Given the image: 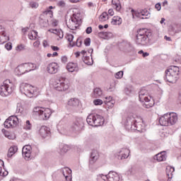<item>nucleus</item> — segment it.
<instances>
[{"mask_svg": "<svg viewBox=\"0 0 181 181\" xmlns=\"http://www.w3.org/2000/svg\"><path fill=\"white\" fill-rule=\"evenodd\" d=\"M72 12V16L69 22H66V25L71 30H76L81 25V13L78 8H74Z\"/></svg>", "mask_w": 181, "mask_h": 181, "instance_id": "f257e3e1", "label": "nucleus"}, {"mask_svg": "<svg viewBox=\"0 0 181 181\" xmlns=\"http://www.w3.org/2000/svg\"><path fill=\"white\" fill-rule=\"evenodd\" d=\"M139 98L141 103H143V107L144 108H152L153 107V100L149 95H148V90L142 89L139 93Z\"/></svg>", "mask_w": 181, "mask_h": 181, "instance_id": "f03ea898", "label": "nucleus"}, {"mask_svg": "<svg viewBox=\"0 0 181 181\" xmlns=\"http://www.w3.org/2000/svg\"><path fill=\"white\" fill-rule=\"evenodd\" d=\"M179 78V67L172 66L165 71V80L172 84L176 83Z\"/></svg>", "mask_w": 181, "mask_h": 181, "instance_id": "7ed1b4c3", "label": "nucleus"}, {"mask_svg": "<svg viewBox=\"0 0 181 181\" xmlns=\"http://www.w3.org/2000/svg\"><path fill=\"white\" fill-rule=\"evenodd\" d=\"M13 90H15L13 83L9 79H6L0 86V95L1 97H6L9 94H12Z\"/></svg>", "mask_w": 181, "mask_h": 181, "instance_id": "20e7f679", "label": "nucleus"}, {"mask_svg": "<svg viewBox=\"0 0 181 181\" xmlns=\"http://www.w3.org/2000/svg\"><path fill=\"white\" fill-rule=\"evenodd\" d=\"M86 122L90 127H101L104 125V117L100 115L91 114L87 117Z\"/></svg>", "mask_w": 181, "mask_h": 181, "instance_id": "39448f33", "label": "nucleus"}, {"mask_svg": "<svg viewBox=\"0 0 181 181\" xmlns=\"http://www.w3.org/2000/svg\"><path fill=\"white\" fill-rule=\"evenodd\" d=\"M33 112H34L35 115H37L40 119H42L45 121L50 118V115H52V110L49 108H42L41 107H35L33 110Z\"/></svg>", "mask_w": 181, "mask_h": 181, "instance_id": "423d86ee", "label": "nucleus"}, {"mask_svg": "<svg viewBox=\"0 0 181 181\" xmlns=\"http://www.w3.org/2000/svg\"><path fill=\"white\" fill-rule=\"evenodd\" d=\"M20 91L22 94H25L29 98H32V97H35L37 95V90L36 88L32 86L28 83H23L20 85Z\"/></svg>", "mask_w": 181, "mask_h": 181, "instance_id": "0eeeda50", "label": "nucleus"}, {"mask_svg": "<svg viewBox=\"0 0 181 181\" xmlns=\"http://www.w3.org/2000/svg\"><path fill=\"white\" fill-rule=\"evenodd\" d=\"M149 42L148 34H146V29H140L137 31L136 43L141 46H146Z\"/></svg>", "mask_w": 181, "mask_h": 181, "instance_id": "6e6552de", "label": "nucleus"}, {"mask_svg": "<svg viewBox=\"0 0 181 181\" xmlns=\"http://www.w3.org/2000/svg\"><path fill=\"white\" fill-rule=\"evenodd\" d=\"M54 88L57 91H67L70 88V84L69 81L66 78H62L59 80L55 81L54 84Z\"/></svg>", "mask_w": 181, "mask_h": 181, "instance_id": "1a4fd4ad", "label": "nucleus"}, {"mask_svg": "<svg viewBox=\"0 0 181 181\" xmlns=\"http://www.w3.org/2000/svg\"><path fill=\"white\" fill-rule=\"evenodd\" d=\"M19 124V119L16 116H10L4 122L5 128H15Z\"/></svg>", "mask_w": 181, "mask_h": 181, "instance_id": "9d476101", "label": "nucleus"}, {"mask_svg": "<svg viewBox=\"0 0 181 181\" xmlns=\"http://www.w3.org/2000/svg\"><path fill=\"white\" fill-rule=\"evenodd\" d=\"M99 177L105 181H119V175L115 172H110L107 175L99 174Z\"/></svg>", "mask_w": 181, "mask_h": 181, "instance_id": "9b49d317", "label": "nucleus"}, {"mask_svg": "<svg viewBox=\"0 0 181 181\" xmlns=\"http://www.w3.org/2000/svg\"><path fill=\"white\" fill-rule=\"evenodd\" d=\"M22 152H23V156H24V158L25 159V160H30V159H31L32 146H30V145H26L23 146Z\"/></svg>", "mask_w": 181, "mask_h": 181, "instance_id": "f8f14e48", "label": "nucleus"}, {"mask_svg": "<svg viewBox=\"0 0 181 181\" xmlns=\"http://www.w3.org/2000/svg\"><path fill=\"white\" fill-rule=\"evenodd\" d=\"M144 121L142 120L141 118H137V119H133L131 122V128H133V129H136V131H141L142 129L143 126L142 123Z\"/></svg>", "mask_w": 181, "mask_h": 181, "instance_id": "ddd939ff", "label": "nucleus"}, {"mask_svg": "<svg viewBox=\"0 0 181 181\" xmlns=\"http://www.w3.org/2000/svg\"><path fill=\"white\" fill-rule=\"evenodd\" d=\"M59 64H57V62H52L49 64L48 66H47V72L49 74H56V73L59 71Z\"/></svg>", "mask_w": 181, "mask_h": 181, "instance_id": "4468645a", "label": "nucleus"}, {"mask_svg": "<svg viewBox=\"0 0 181 181\" xmlns=\"http://www.w3.org/2000/svg\"><path fill=\"white\" fill-rule=\"evenodd\" d=\"M135 16L139 18L144 16L141 17V19H149V18H151V13L147 9H143L135 13Z\"/></svg>", "mask_w": 181, "mask_h": 181, "instance_id": "2eb2a0df", "label": "nucleus"}, {"mask_svg": "<svg viewBox=\"0 0 181 181\" xmlns=\"http://www.w3.org/2000/svg\"><path fill=\"white\" fill-rule=\"evenodd\" d=\"M39 135H40L41 138H47L50 135V129L47 127L42 126L39 129Z\"/></svg>", "mask_w": 181, "mask_h": 181, "instance_id": "dca6fc26", "label": "nucleus"}, {"mask_svg": "<svg viewBox=\"0 0 181 181\" xmlns=\"http://www.w3.org/2000/svg\"><path fill=\"white\" fill-rule=\"evenodd\" d=\"M66 70L70 73H77L78 71V64L74 62H69L66 65Z\"/></svg>", "mask_w": 181, "mask_h": 181, "instance_id": "f3484780", "label": "nucleus"}, {"mask_svg": "<svg viewBox=\"0 0 181 181\" xmlns=\"http://www.w3.org/2000/svg\"><path fill=\"white\" fill-rule=\"evenodd\" d=\"M160 125L162 127H169V117L168 116V113L161 116L159 119Z\"/></svg>", "mask_w": 181, "mask_h": 181, "instance_id": "a211bd4d", "label": "nucleus"}, {"mask_svg": "<svg viewBox=\"0 0 181 181\" xmlns=\"http://www.w3.org/2000/svg\"><path fill=\"white\" fill-rule=\"evenodd\" d=\"M169 125H175L177 122V115L176 113H168Z\"/></svg>", "mask_w": 181, "mask_h": 181, "instance_id": "6ab92c4d", "label": "nucleus"}, {"mask_svg": "<svg viewBox=\"0 0 181 181\" xmlns=\"http://www.w3.org/2000/svg\"><path fill=\"white\" fill-rule=\"evenodd\" d=\"M62 173L65 177L66 181H71V170L70 168H64Z\"/></svg>", "mask_w": 181, "mask_h": 181, "instance_id": "aec40b11", "label": "nucleus"}, {"mask_svg": "<svg viewBox=\"0 0 181 181\" xmlns=\"http://www.w3.org/2000/svg\"><path fill=\"white\" fill-rule=\"evenodd\" d=\"M129 149L128 148H122V150L119 152V153H122L121 156H118V159H127L128 156H129Z\"/></svg>", "mask_w": 181, "mask_h": 181, "instance_id": "412c9836", "label": "nucleus"}, {"mask_svg": "<svg viewBox=\"0 0 181 181\" xmlns=\"http://www.w3.org/2000/svg\"><path fill=\"white\" fill-rule=\"evenodd\" d=\"M70 150V147L66 144H61L59 146V150L58 152H59V153L61 155H63L66 153H67V151H69Z\"/></svg>", "mask_w": 181, "mask_h": 181, "instance_id": "4be33fe9", "label": "nucleus"}, {"mask_svg": "<svg viewBox=\"0 0 181 181\" xmlns=\"http://www.w3.org/2000/svg\"><path fill=\"white\" fill-rule=\"evenodd\" d=\"M83 127H84V124H83L82 121H76L72 125L74 131H81L83 129Z\"/></svg>", "mask_w": 181, "mask_h": 181, "instance_id": "5701e85b", "label": "nucleus"}, {"mask_svg": "<svg viewBox=\"0 0 181 181\" xmlns=\"http://www.w3.org/2000/svg\"><path fill=\"white\" fill-rule=\"evenodd\" d=\"M79 104H80V100H78V99L77 98H71L68 101V105H69V107H72L73 108H76L78 107Z\"/></svg>", "mask_w": 181, "mask_h": 181, "instance_id": "b1692460", "label": "nucleus"}, {"mask_svg": "<svg viewBox=\"0 0 181 181\" xmlns=\"http://www.w3.org/2000/svg\"><path fill=\"white\" fill-rule=\"evenodd\" d=\"M166 152L165 151H162L155 156V159H156L158 162H163V160H166Z\"/></svg>", "mask_w": 181, "mask_h": 181, "instance_id": "393cba45", "label": "nucleus"}, {"mask_svg": "<svg viewBox=\"0 0 181 181\" xmlns=\"http://www.w3.org/2000/svg\"><path fill=\"white\" fill-rule=\"evenodd\" d=\"M16 73H17V74L18 76H22V74H25V73L26 72V69L25 67V64H23L21 65H19L16 69Z\"/></svg>", "mask_w": 181, "mask_h": 181, "instance_id": "a878e982", "label": "nucleus"}, {"mask_svg": "<svg viewBox=\"0 0 181 181\" xmlns=\"http://www.w3.org/2000/svg\"><path fill=\"white\" fill-rule=\"evenodd\" d=\"M175 172V168L168 165L166 168V175H167V177H168V179H172V177H173V173Z\"/></svg>", "mask_w": 181, "mask_h": 181, "instance_id": "bb28decb", "label": "nucleus"}, {"mask_svg": "<svg viewBox=\"0 0 181 181\" xmlns=\"http://www.w3.org/2000/svg\"><path fill=\"white\" fill-rule=\"evenodd\" d=\"M24 66L25 67V71L29 73V71H32L33 70H36V64L32 63H25L24 64Z\"/></svg>", "mask_w": 181, "mask_h": 181, "instance_id": "cd10ccee", "label": "nucleus"}, {"mask_svg": "<svg viewBox=\"0 0 181 181\" xmlns=\"http://www.w3.org/2000/svg\"><path fill=\"white\" fill-rule=\"evenodd\" d=\"M48 32H50L51 33H54V35H57L59 39H63V37L64 36V34L63 33L62 30L51 28L48 30Z\"/></svg>", "mask_w": 181, "mask_h": 181, "instance_id": "c85d7f7f", "label": "nucleus"}, {"mask_svg": "<svg viewBox=\"0 0 181 181\" xmlns=\"http://www.w3.org/2000/svg\"><path fill=\"white\" fill-rule=\"evenodd\" d=\"M99 155L98 152L94 151L92 152L90 155V163H95L97 162V160L98 159Z\"/></svg>", "mask_w": 181, "mask_h": 181, "instance_id": "c756f323", "label": "nucleus"}, {"mask_svg": "<svg viewBox=\"0 0 181 181\" xmlns=\"http://www.w3.org/2000/svg\"><path fill=\"white\" fill-rule=\"evenodd\" d=\"M16 152H18V147H16L15 146L10 147V148L8 149V154H7L8 158H12V156H13V155H15V153H16Z\"/></svg>", "mask_w": 181, "mask_h": 181, "instance_id": "7c9ffc66", "label": "nucleus"}, {"mask_svg": "<svg viewBox=\"0 0 181 181\" xmlns=\"http://www.w3.org/2000/svg\"><path fill=\"white\" fill-rule=\"evenodd\" d=\"M66 39L69 42V45L71 46V47H74L76 46V42H73V39H74V35L71 34H66Z\"/></svg>", "mask_w": 181, "mask_h": 181, "instance_id": "2f4dec72", "label": "nucleus"}, {"mask_svg": "<svg viewBox=\"0 0 181 181\" xmlns=\"http://www.w3.org/2000/svg\"><path fill=\"white\" fill-rule=\"evenodd\" d=\"M112 25H121L122 23V18L119 16H114L111 21Z\"/></svg>", "mask_w": 181, "mask_h": 181, "instance_id": "473e14b6", "label": "nucleus"}, {"mask_svg": "<svg viewBox=\"0 0 181 181\" xmlns=\"http://www.w3.org/2000/svg\"><path fill=\"white\" fill-rule=\"evenodd\" d=\"M100 95H103V90L100 88H95L93 90V98H99Z\"/></svg>", "mask_w": 181, "mask_h": 181, "instance_id": "72a5a7b5", "label": "nucleus"}, {"mask_svg": "<svg viewBox=\"0 0 181 181\" xmlns=\"http://www.w3.org/2000/svg\"><path fill=\"white\" fill-rule=\"evenodd\" d=\"M112 4L113 5V8H115L116 11H121V2H119V0H112Z\"/></svg>", "mask_w": 181, "mask_h": 181, "instance_id": "f704fd0d", "label": "nucleus"}, {"mask_svg": "<svg viewBox=\"0 0 181 181\" xmlns=\"http://www.w3.org/2000/svg\"><path fill=\"white\" fill-rule=\"evenodd\" d=\"M37 37V33L35 30H32L28 33V39L30 40H36Z\"/></svg>", "mask_w": 181, "mask_h": 181, "instance_id": "c9c22d12", "label": "nucleus"}, {"mask_svg": "<svg viewBox=\"0 0 181 181\" xmlns=\"http://www.w3.org/2000/svg\"><path fill=\"white\" fill-rule=\"evenodd\" d=\"M105 100H105V104L109 105V107H114V101L112 100V97L111 96L106 97Z\"/></svg>", "mask_w": 181, "mask_h": 181, "instance_id": "e433bc0d", "label": "nucleus"}, {"mask_svg": "<svg viewBox=\"0 0 181 181\" xmlns=\"http://www.w3.org/2000/svg\"><path fill=\"white\" fill-rule=\"evenodd\" d=\"M100 22H105L108 20V13L107 12H103L99 17Z\"/></svg>", "mask_w": 181, "mask_h": 181, "instance_id": "4c0bfd02", "label": "nucleus"}, {"mask_svg": "<svg viewBox=\"0 0 181 181\" xmlns=\"http://www.w3.org/2000/svg\"><path fill=\"white\" fill-rule=\"evenodd\" d=\"M83 62L88 66H91V64H93V59L90 58V57H85L83 58Z\"/></svg>", "mask_w": 181, "mask_h": 181, "instance_id": "58836bf2", "label": "nucleus"}, {"mask_svg": "<svg viewBox=\"0 0 181 181\" xmlns=\"http://www.w3.org/2000/svg\"><path fill=\"white\" fill-rule=\"evenodd\" d=\"M4 161L2 160H0V176H6L8 175V173L5 174V172H4Z\"/></svg>", "mask_w": 181, "mask_h": 181, "instance_id": "ea45409f", "label": "nucleus"}, {"mask_svg": "<svg viewBox=\"0 0 181 181\" xmlns=\"http://www.w3.org/2000/svg\"><path fill=\"white\" fill-rule=\"evenodd\" d=\"M24 129H26L27 131H30V129H32V124H30V121L27 120L25 122Z\"/></svg>", "mask_w": 181, "mask_h": 181, "instance_id": "a19ab883", "label": "nucleus"}, {"mask_svg": "<svg viewBox=\"0 0 181 181\" xmlns=\"http://www.w3.org/2000/svg\"><path fill=\"white\" fill-rule=\"evenodd\" d=\"M123 76H124V71H119L115 74V78L119 79V78H122Z\"/></svg>", "mask_w": 181, "mask_h": 181, "instance_id": "79ce46f5", "label": "nucleus"}, {"mask_svg": "<svg viewBox=\"0 0 181 181\" xmlns=\"http://www.w3.org/2000/svg\"><path fill=\"white\" fill-rule=\"evenodd\" d=\"M94 105H103V100L95 99L93 100Z\"/></svg>", "mask_w": 181, "mask_h": 181, "instance_id": "37998d69", "label": "nucleus"}, {"mask_svg": "<svg viewBox=\"0 0 181 181\" xmlns=\"http://www.w3.org/2000/svg\"><path fill=\"white\" fill-rule=\"evenodd\" d=\"M112 37V33L105 32V39L108 40L111 39Z\"/></svg>", "mask_w": 181, "mask_h": 181, "instance_id": "c03bdc74", "label": "nucleus"}, {"mask_svg": "<svg viewBox=\"0 0 181 181\" xmlns=\"http://www.w3.org/2000/svg\"><path fill=\"white\" fill-rule=\"evenodd\" d=\"M16 52H22V50H25V45H23L22 44L20 45H18L16 47Z\"/></svg>", "mask_w": 181, "mask_h": 181, "instance_id": "a18cd8bd", "label": "nucleus"}, {"mask_svg": "<svg viewBox=\"0 0 181 181\" xmlns=\"http://www.w3.org/2000/svg\"><path fill=\"white\" fill-rule=\"evenodd\" d=\"M82 44L83 40H81V38H77L76 42H75V46H77V47H80Z\"/></svg>", "mask_w": 181, "mask_h": 181, "instance_id": "49530a36", "label": "nucleus"}, {"mask_svg": "<svg viewBox=\"0 0 181 181\" xmlns=\"http://www.w3.org/2000/svg\"><path fill=\"white\" fill-rule=\"evenodd\" d=\"M57 6H59L60 8H64V6H66V2H64V1H59L57 3Z\"/></svg>", "mask_w": 181, "mask_h": 181, "instance_id": "de8ad7c7", "label": "nucleus"}, {"mask_svg": "<svg viewBox=\"0 0 181 181\" xmlns=\"http://www.w3.org/2000/svg\"><path fill=\"white\" fill-rule=\"evenodd\" d=\"M17 111H18V112H20L21 114H22V112H23V107H22V105L21 104H18L17 105Z\"/></svg>", "mask_w": 181, "mask_h": 181, "instance_id": "09e8293b", "label": "nucleus"}, {"mask_svg": "<svg viewBox=\"0 0 181 181\" xmlns=\"http://www.w3.org/2000/svg\"><path fill=\"white\" fill-rule=\"evenodd\" d=\"M30 6H31L33 8L36 9V8L39 7V4L36 2H31L30 3Z\"/></svg>", "mask_w": 181, "mask_h": 181, "instance_id": "8fccbe9b", "label": "nucleus"}, {"mask_svg": "<svg viewBox=\"0 0 181 181\" xmlns=\"http://www.w3.org/2000/svg\"><path fill=\"white\" fill-rule=\"evenodd\" d=\"M139 54H142L143 57H148L149 56V53L144 52V50L139 51Z\"/></svg>", "mask_w": 181, "mask_h": 181, "instance_id": "3c124183", "label": "nucleus"}, {"mask_svg": "<svg viewBox=\"0 0 181 181\" xmlns=\"http://www.w3.org/2000/svg\"><path fill=\"white\" fill-rule=\"evenodd\" d=\"M90 43H91V39L90 38L88 37V38L85 39V40H84V45H85L90 46Z\"/></svg>", "mask_w": 181, "mask_h": 181, "instance_id": "603ef678", "label": "nucleus"}, {"mask_svg": "<svg viewBox=\"0 0 181 181\" xmlns=\"http://www.w3.org/2000/svg\"><path fill=\"white\" fill-rule=\"evenodd\" d=\"M62 63L66 64L68 62L67 57L63 56L61 57Z\"/></svg>", "mask_w": 181, "mask_h": 181, "instance_id": "864d4df0", "label": "nucleus"}, {"mask_svg": "<svg viewBox=\"0 0 181 181\" xmlns=\"http://www.w3.org/2000/svg\"><path fill=\"white\" fill-rule=\"evenodd\" d=\"M98 37L101 39H105V32H100L98 33Z\"/></svg>", "mask_w": 181, "mask_h": 181, "instance_id": "5fc2aeb1", "label": "nucleus"}, {"mask_svg": "<svg viewBox=\"0 0 181 181\" xmlns=\"http://www.w3.org/2000/svg\"><path fill=\"white\" fill-rule=\"evenodd\" d=\"M4 135L6 136V138H8V139H12V135H11V134L8 132H6L4 133Z\"/></svg>", "mask_w": 181, "mask_h": 181, "instance_id": "6e6d98bb", "label": "nucleus"}, {"mask_svg": "<svg viewBox=\"0 0 181 181\" xmlns=\"http://www.w3.org/2000/svg\"><path fill=\"white\" fill-rule=\"evenodd\" d=\"M44 13H45V15H47V14L49 13V15H51V16H50V18H52V16H53V11H52V10H47V11H45L44 12Z\"/></svg>", "mask_w": 181, "mask_h": 181, "instance_id": "4d7b16f0", "label": "nucleus"}, {"mask_svg": "<svg viewBox=\"0 0 181 181\" xmlns=\"http://www.w3.org/2000/svg\"><path fill=\"white\" fill-rule=\"evenodd\" d=\"M5 47L7 50H11L12 49V45L11 43H7L5 45Z\"/></svg>", "mask_w": 181, "mask_h": 181, "instance_id": "13d9d810", "label": "nucleus"}, {"mask_svg": "<svg viewBox=\"0 0 181 181\" xmlns=\"http://www.w3.org/2000/svg\"><path fill=\"white\" fill-rule=\"evenodd\" d=\"M33 46L36 48L39 47L40 46V41L37 40L33 43Z\"/></svg>", "mask_w": 181, "mask_h": 181, "instance_id": "bf43d9fd", "label": "nucleus"}, {"mask_svg": "<svg viewBox=\"0 0 181 181\" xmlns=\"http://www.w3.org/2000/svg\"><path fill=\"white\" fill-rule=\"evenodd\" d=\"M86 33L88 35H90V33H91V32H93V28L91 27H88L86 28Z\"/></svg>", "mask_w": 181, "mask_h": 181, "instance_id": "052dcab7", "label": "nucleus"}, {"mask_svg": "<svg viewBox=\"0 0 181 181\" xmlns=\"http://www.w3.org/2000/svg\"><path fill=\"white\" fill-rule=\"evenodd\" d=\"M155 8H156V9H157V11H160V9H162V6H160V4L159 3H158L155 5Z\"/></svg>", "mask_w": 181, "mask_h": 181, "instance_id": "680f3d73", "label": "nucleus"}, {"mask_svg": "<svg viewBox=\"0 0 181 181\" xmlns=\"http://www.w3.org/2000/svg\"><path fill=\"white\" fill-rule=\"evenodd\" d=\"M108 13L110 15V16H114V10L112 8H110L108 10Z\"/></svg>", "mask_w": 181, "mask_h": 181, "instance_id": "e2e57ef3", "label": "nucleus"}, {"mask_svg": "<svg viewBox=\"0 0 181 181\" xmlns=\"http://www.w3.org/2000/svg\"><path fill=\"white\" fill-rule=\"evenodd\" d=\"M42 45L44 46V47H47V46H49V43L47 42V40H44L42 42Z\"/></svg>", "mask_w": 181, "mask_h": 181, "instance_id": "0e129e2a", "label": "nucleus"}, {"mask_svg": "<svg viewBox=\"0 0 181 181\" xmlns=\"http://www.w3.org/2000/svg\"><path fill=\"white\" fill-rule=\"evenodd\" d=\"M131 89L128 88H126L124 89V92L126 93V94H127V95H129V94L131 93Z\"/></svg>", "mask_w": 181, "mask_h": 181, "instance_id": "69168bd1", "label": "nucleus"}, {"mask_svg": "<svg viewBox=\"0 0 181 181\" xmlns=\"http://www.w3.org/2000/svg\"><path fill=\"white\" fill-rule=\"evenodd\" d=\"M51 48L54 52H57V50H59L58 47L56 46H51Z\"/></svg>", "mask_w": 181, "mask_h": 181, "instance_id": "338daca9", "label": "nucleus"}, {"mask_svg": "<svg viewBox=\"0 0 181 181\" xmlns=\"http://www.w3.org/2000/svg\"><path fill=\"white\" fill-rule=\"evenodd\" d=\"M164 39H165V40H167L168 42H170V40H172V39H170V37H168V36H166V35L164 37Z\"/></svg>", "mask_w": 181, "mask_h": 181, "instance_id": "774afa93", "label": "nucleus"}]
</instances>
